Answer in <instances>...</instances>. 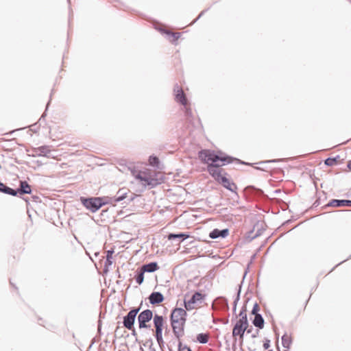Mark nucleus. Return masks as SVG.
<instances>
[{
    "mask_svg": "<svg viewBox=\"0 0 351 351\" xmlns=\"http://www.w3.org/2000/svg\"><path fill=\"white\" fill-rule=\"evenodd\" d=\"M229 233V230L227 228L219 230V234L221 238H226Z\"/></svg>",
    "mask_w": 351,
    "mask_h": 351,
    "instance_id": "nucleus-37",
    "label": "nucleus"
},
{
    "mask_svg": "<svg viewBox=\"0 0 351 351\" xmlns=\"http://www.w3.org/2000/svg\"><path fill=\"white\" fill-rule=\"evenodd\" d=\"M154 316L152 311L149 309L141 312L137 317L139 328H149L150 326L147 323L150 322L152 318L154 319Z\"/></svg>",
    "mask_w": 351,
    "mask_h": 351,
    "instance_id": "nucleus-6",
    "label": "nucleus"
},
{
    "mask_svg": "<svg viewBox=\"0 0 351 351\" xmlns=\"http://www.w3.org/2000/svg\"><path fill=\"white\" fill-rule=\"evenodd\" d=\"M350 258H351V256H350Z\"/></svg>",
    "mask_w": 351,
    "mask_h": 351,
    "instance_id": "nucleus-57",
    "label": "nucleus"
},
{
    "mask_svg": "<svg viewBox=\"0 0 351 351\" xmlns=\"http://www.w3.org/2000/svg\"><path fill=\"white\" fill-rule=\"evenodd\" d=\"M241 291V285H239V289H238V291H237V296H236V298H235V299H234V300L233 302V306H232V311H233V313H236L237 303H238V302L240 300Z\"/></svg>",
    "mask_w": 351,
    "mask_h": 351,
    "instance_id": "nucleus-29",
    "label": "nucleus"
},
{
    "mask_svg": "<svg viewBox=\"0 0 351 351\" xmlns=\"http://www.w3.org/2000/svg\"><path fill=\"white\" fill-rule=\"evenodd\" d=\"M184 107V114L189 119L192 117V111L190 108L187 106V105Z\"/></svg>",
    "mask_w": 351,
    "mask_h": 351,
    "instance_id": "nucleus-36",
    "label": "nucleus"
},
{
    "mask_svg": "<svg viewBox=\"0 0 351 351\" xmlns=\"http://www.w3.org/2000/svg\"><path fill=\"white\" fill-rule=\"evenodd\" d=\"M267 351H274L273 350H267Z\"/></svg>",
    "mask_w": 351,
    "mask_h": 351,
    "instance_id": "nucleus-54",
    "label": "nucleus"
},
{
    "mask_svg": "<svg viewBox=\"0 0 351 351\" xmlns=\"http://www.w3.org/2000/svg\"><path fill=\"white\" fill-rule=\"evenodd\" d=\"M206 12V10H204L200 12V14L198 15V16L191 23V24L195 23L197 20H199Z\"/></svg>",
    "mask_w": 351,
    "mask_h": 351,
    "instance_id": "nucleus-42",
    "label": "nucleus"
},
{
    "mask_svg": "<svg viewBox=\"0 0 351 351\" xmlns=\"http://www.w3.org/2000/svg\"><path fill=\"white\" fill-rule=\"evenodd\" d=\"M149 345V342H148V339L145 341V343H143L144 346H147Z\"/></svg>",
    "mask_w": 351,
    "mask_h": 351,
    "instance_id": "nucleus-45",
    "label": "nucleus"
},
{
    "mask_svg": "<svg viewBox=\"0 0 351 351\" xmlns=\"http://www.w3.org/2000/svg\"><path fill=\"white\" fill-rule=\"evenodd\" d=\"M129 330L132 331L131 335L135 337V341L136 342H139L138 339L137 338V333H136V329H135L134 326L133 327V329H129Z\"/></svg>",
    "mask_w": 351,
    "mask_h": 351,
    "instance_id": "nucleus-39",
    "label": "nucleus"
},
{
    "mask_svg": "<svg viewBox=\"0 0 351 351\" xmlns=\"http://www.w3.org/2000/svg\"><path fill=\"white\" fill-rule=\"evenodd\" d=\"M282 345L285 348L289 349L292 343V339L290 335H288L287 333H285L282 337Z\"/></svg>",
    "mask_w": 351,
    "mask_h": 351,
    "instance_id": "nucleus-23",
    "label": "nucleus"
},
{
    "mask_svg": "<svg viewBox=\"0 0 351 351\" xmlns=\"http://www.w3.org/2000/svg\"><path fill=\"white\" fill-rule=\"evenodd\" d=\"M45 112H44V113H43V114L42 115V117H41L40 119H41L42 118H44V117H45Z\"/></svg>",
    "mask_w": 351,
    "mask_h": 351,
    "instance_id": "nucleus-52",
    "label": "nucleus"
},
{
    "mask_svg": "<svg viewBox=\"0 0 351 351\" xmlns=\"http://www.w3.org/2000/svg\"><path fill=\"white\" fill-rule=\"evenodd\" d=\"M128 191L129 190L127 189H119L117 194L113 197L110 198V202H119L123 200L126 197Z\"/></svg>",
    "mask_w": 351,
    "mask_h": 351,
    "instance_id": "nucleus-15",
    "label": "nucleus"
},
{
    "mask_svg": "<svg viewBox=\"0 0 351 351\" xmlns=\"http://www.w3.org/2000/svg\"><path fill=\"white\" fill-rule=\"evenodd\" d=\"M144 274L145 272L140 269L138 271L136 275L135 276V280L138 285H141L143 282L144 280Z\"/></svg>",
    "mask_w": 351,
    "mask_h": 351,
    "instance_id": "nucleus-28",
    "label": "nucleus"
},
{
    "mask_svg": "<svg viewBox=\"0 0 351 351\" xmlns=\"http://www.w3.org/2000/svg\"><path fill=\"white\" fill-rule=\"evenodd\" d=\"M1 193L10 195L12 196H16L18 195L17 189H14L12 188H10L7 185L3 184L1 182Z\"/></svg>",
    "mask_w": 351,
    "mask_h": 351,
    "instance_id": "nucleus-22",
    "label": "nucleus"
},
{
    "mask_svg": "<svg viewBox=\"0 0 351 351\" xmlns=\"http://www.w3.org/2000/svg\"><path fill=\"white\" fill-rule=\"evenodd\" d=\"M119 327L117 326V328L115 329V331H114V333H115L116 336L119 334Z\"/></svg>",
    "mask_w": 351,
    "mask_h": 351,
    "instance_id": "nucleus-43",
    "label": "nucleus"
},
{
    "mask_svg": "<svg viewBox=\"0 0 351 351\" xmlns=\"http://www.w3.org/2000/svg\"><path fill=\"white\" fill-rule=\"evenodd\" d=\"M186 310L182 308H175L170 315V321H186Z\"/></svg>",
    "mask_w": 351,
    "mask_h": 351,
    "instance_id": "nucleus-10",
    "label": "nucleus"
},
{
    "mask_svg": "<svg viewBox=\"0 0 351 351\" xmlns=\"http://www.w3.org/2000/svg\"><path fill=\"white\" fill-rule=\"evenodd\" d=\"M174 336L178 341L184 335V327L186 321H170Z\"/></svg>",
    "mask_w": 351,
    "mask_h": 351,
    "instance_id": "nucleus-9",
    "label": "nucleus"
},
{
    "mask_svg": "<svg viewBox=\"0 0 351 351\" xmlns=\"http://www.w3.org/2000/svg\"><path fill=\"white\" fill-rule=\"evenodd\" d=\"M140 351H145V350L141 346L140 347Z\"/></svg>",
    "mask_w": 351,
    "mask_h": 351,
    "instance_id": "nucleus-51",
    "label": "nucleus"
},
{
    "mask_svg": "<svg viewBox=\"0 0 351 351\" xmlns=\"http://www.w3.org/2000/svg\"><path fill=\"white\" fill-rule=\"evenodd\" d=\"M164 299L163 295L158 291L152 292L149 296V302L153 305L162 302Z\"/></svg>",
    "mask_w": 351,
    "mask_h": 351,
    "instance_id": "nucleus-14",
    "label": "nucleus"
},
{
    "mask_svg": "<svg viewBox=\"0 0 351 351\" xmlns=\"http://www.w3.org/2000/svg\"><path fill=\"white\" fill-rule=\"evenodd\" d=\"M248 326L249 322L247 319H239L237 321L235 325L233 327L232 336H239L241 339H243L244 333L247 329Z\"/></svg>",
    "mask_w": 351,
    "mask_h": 351,
    "instance_id": "nucleus-7",
    "label": "nucleus"
},
{
    "mask_svg": "<svg viewBox=\"0 0 351 351\" xmlns=\"http://www.w3.org/2000/svg\"><path fill=\"white\" fill-rule=\"evenodd\" d=\"M219 154L220 155L210 149H202L198 152L199 158L203 163L207 164L208 172L217 182L223 175V170L222 169H219L221 166L232 162H236L239 165L242 164L252 165V164L242 161L239 158L224 154L221 152Z\"/></svg>",
    "mask_w": 351,
    "mask_h": 351,
    "instance_id": "nucleus-1",
    "label": "nucleus"
},
{
    "mask_svg": "<svg viewBox=\"0 0 351 351\" xmlns=\"http://www.w3.org/2000/svg\"><path fill=\"white\" fill-rule=\"evenodd\" d=\"M36 154L38 156H46L49 153V149L47 146H40L36 149Z\"/></svg>",
    "mask_w": 351,
    "mask_h": 351,
    "instance_id": "nucleus-26",
    "label": "nucleus"
},
{
    "mask_svg": "<svg viewBox=\"0 0 351 351\" xmlns=\"http://www.w3.org/2000/svg\"><path fill=\"white\" fill-rule=\"evenodd\" d=\"M148 342H149V348L150 351H156V349L153 348V340L152 338L148 339Z\"/></svg>",
    "mask_w": 351,
    "mask_h": 351,
    "instance_id": "nucleus-41",
    "label": "nucleus"
},
{
    "mask_svg": "<svg viewBox=\"0 0 351 351\" xmlns=\"http://www.w3.org/2000/svg\"><path fill=\"white\" fill-rule=\"evenodd\" d=\"M326 206L331 207H351V200L350 199H331Z\"/></svg>",
    "mask_w": 351,
    "mask_h": 351,
    "instance_id": "nucleus-12",
    "label": "nucleus"
},
{
    "mask_svg": "<svg viewBox=\"0 0 351 351\" xmlns=\"http://www.w3.org/2000/svg\"><path fill=\"white\" fill-rule=\"evenodd\" d=\"M252 328H250L248 330L247 329L246 330H247V333H250L252 332Z\"/></svg>",
    "mask_w": 351,
    "mask_h": 351,
    "instance_id": "nucleus-47",
    "label": "nucleus"
},
{
    "mask_svg": "<svg viewBox=\"0 0 351 351\" xmlns=\"http://www.w3.org/2000/svg\"><path fill=\"white\" fill-rule=\"evenodd\" d=\"M49 102H50V101H48V103H47V107H46V110H47L48 106H49Z\"/></svg>",
    "mask_w": 351,
    "mask_h": 351,
    "instance_id": "nucleus-49",
    "label": "nucleus"
},
{
    "mask_svg": "<svg viewBox=\"0 0 351 351\" xmlns=\"http://www.w3.org/2000/svg\"><path fill=\"white\" fill-rule=\"evenodd\" d=\"M223 174L224 175H222V176L219 179L217 182L222 184V186L226 189L232 192H234L235 190L237 189V185L233 182H231L228 178L226 177L227 173L223 172Z\"/></svg>",
    "mask_w": 351,
    "mask_h": 351,
    "instance_id": "nucleus-11",
    "label": "nucleus"
},
{
    "mask_svg": "<svg viewBox=\"0 0 351 351\" xmlns=\"http://www.w3.org/2000/svg\"><path fill=\"white\" fill-rule=\"evenodd\" d=\"M257 169L263 170L264 169L263 167H256Z\"/></svg>",
    "mask_w": 351,
    "mask_h": 351,
    "instance_id": "nucleus-50",
    "label": "nucleus"
},
{
    "mask_svg": "<svg viewBox=\"0 0 351 351\" xmlns=\"http://www.w3.org/2000/svg\"><path fill=\"white\" fill-rule=\"evenodd\" d=\"M176 88H177V90H176V88L174 89V91L176 92V101L181 104L182 106H186L188 104V100L186 99L184 92L182 88H179L178 85H176Z\"/></svg>",
    "mask_w": 351,
    "mask_h": 351,
    "instance_id": "nucleus-13",
    "label": "nucleus"
},
{
    "mask_svg": "<svg viewBox=\"0 0 351 351\" xmlns=\"http://www.w3.org/2000/svg\"><path fill=\"white\" fill-rule=\"evenodd\" d=\"M17 191L19 195L30 194L32 193L31 186L26 181H20Z\"/></svg>",
    "mask_w": 351,
    "mask_h": 351,
    "instance_id": "nucleus-16",
    "label": "nucleus"
},
{
    "mask_svg": "<svg viewBox=\"0 0 351 351\" xmlns=\"http://www.w3.org/2000/svg\"><path fill=\"white\" fill-rule=\"evenodd\" d=\"M252 324L254 326L259 329L264 328L265 321L261 314H258L254 316L252 321Z\"/></svg>",
    "mask_w": 351,
    "mask_h": 351,
    "instance_id": "nucleus-20",
    "label": "nucleus"
},
{
    "mask_svg": "<svg viewBox=\"0 0 351 351\" xmlns=\"http://www.w3.org/2000/svg\"><path fill=\"white\" fill-rule=\"evenodd\" d=\"M160 31L164 32L166 34L170 35L172 37H173L174 40H177L180 36V32H172L171 31L165 30V29H160Z\"/></svg>",
    "mask_w": 351,
    "mask_h": 351,
    "instance_id": "nucleus-30",
    "label": "nucleus"
},
{
    "mask_svg": "<svg viewBox=\"0 0 351 351\" xmlns=\"http://www.w3.org/2000/svg\"><path fill=\"white\" fill-rule=\"evenodd\" d=\"M347 167L351 171V160L348 162Z\"/></svg>",
    "mask_w": 351,
    "mask_h": 351,
    "instance_id": "nucleus-44",
    "label": "nucleus"
},
{
    "mask_svg": "<svg viewBox=\"0 0 351 351\" xmlns=\"http://www.w3.org/2000/svg\"><path fill=\"white\" fill-rule=\"evenodd\" d=\"M105 197H84L80 198L81 202L86 208L90 210L92 213H95L100 208L108 202L104 201Z\"/></svg>",
    "mask_w": 351,
    "mask_h": 351,
    "instance_id": "nucleus-3",
    "label": "nucleus"
},
{
    "mask_svg": "<svg viewBox=\"0 0 351 351\" xmlns=\"http://www.w3.org/2000/svg\"><path fill=\"white\" fill-rule=\"evenodd\" d=\"M98 330H101L100 324H99V326H98Z\"/></svg>",
    "mask_w": 351,
    "mask_h": 351,
    "instance_id": "nucleus-53",
    "label": "nucleus"
},
{
    "mask_svg": "<svg viewBox=\"0 0 351 351\" xmlns=\"http://www.w3.org/2000/svg\"><path fill=\"white\" fill-rule=\"evenodd\" d=\"M285 351H288V350H285Z\"/></svg>",
    "mask_w": 351,
    "mask_h": 351,
    "instance_id": "nucleus-55",
    "label": "nucleus"
},
{
    "mask_svg": "<svg viewBox=\"0 0 351 351\" xmlns=\"http://www.w3.org/2000/svg\"><path fill=\"white\" fill-rule=\"evenodd\" d=\"M263 346L265 350H267L270 347V340L268 339H265Z\"/></svg>",
    "mask_w": 351,
    "mask_h": 351,
    "instance_id": "nucleus-38",
    "label": "nucleus"
},
{
    "mask_svg": "<svg viewBox=\"0 0 351 351\" xmlns=\"http://www.w3.org/2000/svg\"><path fill=\"white\" fill-rule=\"evenodd\" d=\"M348 259H346V260H343V261H341V263H339V264H337L335 267H337L338 265H339L340 264L346 262Z\"/></svg>",
    "mask_w": 351,
    "mask_h": 351,
    "instance_id": "nucleus-46",
    "label": "nucleus"
},
{
    "mask_svg": "<svg viewBox=\"0 0 351 351\" xmlns=\"http://www.w3.org/2000/svg\"><path fill=\"white\" fill-rule=\"evenodd\" d=\"M189 237V234L185 232L180 233H170L167 236V239L170 241L175 240L176 239H180V241H184Z\"/></svg>",
    "mask_w": 351,
    "mask_h": 351,
    "instance_id": "nucleus-19",
    "label": "nucleus"
},
{
    "mask_svg": "<svg viewBox=\"0 0 351 351\" xmlns=\"http://www.w3.org/2000/svg\"><path fill=\"white\" fill-rule=\"evenodd\" d=\"M215 303L221 310L228 311L229 309L228 300L224 297H218L215 299Z\"/></svg>",
    "mask_w": 351,
    "mask_h": 351,
    "instance_id": "nucleus-17",
    "label": "nucleus"
},
{
    "mask_svg": "<svg viewBox=\"0 0 351 351\" xmlns=\"http://www.w3.org/2000/svg\"><path fill=\"white\" fill-rule=\"evenodd\" d=\"M141 269L145 273H152L157 271L159 269L158 263L156 262H150L149 263L143 265Z\"/></svg>",
    "mask_w": 351,
    "mask_h": 351,
    "instance_id": "nucleus-18",
    "label": "nucleus"
},
{
    "mask_svg": "<svg viewBox=\"0 0 351 351\" xmlns=\"http://www.w3.org/2000/svg\"><path fill=\"white\" fill-rule=\"evenodd\" d=\"M278 161H279V160H278V159H273V160H269L261 161L260 162H258V164H260V165H264V164H266V163L277 162H278Z\"/></svg>",
    "mask_w": 351,
    "mask_h": 351,
    "instance_id": "nucleus-40",
    "label": "nucleus"
},
{
    "mask_svg": "<svg viewBox=\"0 0 351 351\" xmlns=\"http://www.w3.org/2000/svg\"><path fill=\"white\" fill-rule=\"evenodd\" d=\"M14 145L13 140L8 141L1 138V149H5L6 150L12 149V145Z\"/></svg>",
    "mask_w": 351,
    "mask_h": 351,
    "instance_id": "nucleus-25",
    "label": "nucleus"
},
{
    "mask_svg": "<svg viewBox=\"0 0 351 351\" xmlns=\"http://www.w3.org/2000/svg\"><path fill=\"white\" fill-rule=\"evenodd\" d=\"M209 237L212 239H216L220 237L219 230L217 228L212 230L209 234Z\"/></svg>",
    "mask_w": 351,
    "mask_h": 351,
    "instance_id": "nucleus-32",
    "label": "nucleus"
},
{
    "mask_svg": "<svg viewBox=\"0 0 351 351\" xmlns=\"http://www.w3.org/2000/svg\"><path fill=\"white\" fill-rule=\"evenodd\" d=\"M257 334H258V331L256 332V334H254V335H252V338H255V337H256Z\"/></svg>",
    "mask_w": 351,
    "mask_h": 351,
    "instance_id": "nucleus-48",
    "label": "nucleus"
},
{
    "mask_svg": "<svg viewBox=\"0 0 351 351\" xmlns=\"http://www.w3.org/2000/svg\"><path fill=\"white\" fill-rule=\"evenodd\" d=\"M133 175L136 180L143 182V184L145 186H148L150 188H154L160 183L158 179L154 178L151 176H147L145 172L139 171L136 174L133 173Z\"/></svg>",
    "mask_w": 351,
    "mask_h": 351,
    "instance_id": "nucleus-4",
    "label": "nucleus"
},
{
    "mask_svg": "<svg viewBox=\"0 0 351 351\" xmlns=\"http://www.w3.org/2000/svg\"><path fill=\"white\" fill-rule=\"evenodd\" d=\"M338 158V156L334 158H328L324 160V164L327 166H332L337 162Z\"/></svg>",
    "mask_w": 351,
    "mask_h": 351,
    "instance_id": "nucleus-31",
    "label": "nucleus"
},
{
    "mask_svg": "<svg viewBox=\"0 0 351 351\" xmlns=\"http://www.w3.org/2000/svg\"><path fill=\"white\" fill-rule=\"evenodd\" d=\"M209 335L208 333H199L197 335V341L202 344L208 343Z\"/></svg>",
    "mask_w": 351,
    "mask_h": 351,
    "instance_id": "nucleus-27",
    "label": "nucleus"
},
{
    "mask_svg": "<svg viewBox=\"0 0 351 351\" xmlns=\"http://www.w3.org/2000/svg\"><path fill=\"white\" fill-rule=\"evenodd\" d=\"M178 351H192L191 349L187 346H183L182 342L178 341Z\"/></svg>",
    "mask_w": 351,
    "mask_h": 351,
    "instance_id": "nucleus-34",
    "label": "nucleus"
},
{
    "mask_svg": "<svg viewBox=\"0 0 351 351\" xmlns=\"http://www.w3.org/2000/svg\"><path fill=\"white\" fill-rule=\"evenodd\" d=\"M350 1H351V0H349Z\"/></svg>",
    "mask_w": 351,
    "mask_h": 351,
    "instance_id": "nucleus-56",
    "label": "nucleus"
},
{
    "mask_svg": "<svg viewBox=\"0 0 351 351\" xmlns=\"http://www.w3.org/2000/svg\"><path fill=\"white\" fill-rule=\"evenodd\" d=\"M149 163L153 167H155L157 169H160V162L159 158L154 155H152L149 157Z\"/></svg>",
    "mask_w": 351,
    "mask_h": 351,
    "instance_id": "nucleus-24",
    "label": "nucleus"
},
{
    "mask_svg": "<svg viewBox=\"0 0 351 351\" xmlns=\"http://www.w3.org/2000/svg\"><path fill=\"white\" fill-rule=\"evenodd\" d=\"M259 310H260L259 306H258V304L256 302V303L254 304V306H253V308H252V310L251 313L255 316L256 315L260 314V313H258Z\"/></svg>",
    "mask_w": 351,
    "mask_h": 351,
    "instance_id": "nucleus-35",
    "label": "nucleus"
},
{
    "mask_svg": "<svg viewBox=\"0 0 351 351\" xmlns=\"http://www.w3.org/2000/svg\"><path fill=\"white\" fill-rule=\"evenodd\" d=\"M141 306L132 308L126 315L123 317V325L127 329H133L137 314Z\"/></svg>",
    "mask_w": 351,
    "mask_h": 351,
    "instance_id": "nucleus-5",
    "label": "nucleus"
},
{
    "mask_svg": "<svg viewBox=\"0 0 351 351\" xmlns=\"http://www.w3.org/2000/svg\"><path fill=\"white\" fill-rule=\"evenodd\" d=\"M114 253L113 250L107 251L106 260L104 263V271L106 273L108 271V267L112 264V254Z\"/></svg>",
    "mask_w": 351,
    "mask_h": 351,
    "instance_id": "nucleus-21",
    "label": "nucleus"
},
{
    "mask_svg": "<svg viewBox=\"0 0 351 351\" xmlns=\"http://www.w3.org/2000/svg\"><path fill=\"white\" fill-rule=\"evenodd\" d=\"M246 306H243L241 308V310L239 312V316L240 317L239 319H247V313H246Z\"/></svg>",
    "mask_w": 351,
    "mask_h": 351,
    "instance_id": "nucleus-33",
    "label": "nucleus"
},
{
    "mask_svg": "<svg viewBox=\"0 0 351 351\" xmlns=\"http://www.w3.org/2000/svg\"><path fill=\"white\" fill-rule=\"evenodd\" d=\"M164 324V317L158 314H155L154 316V325L155 327L154 336L161 351H164L165 344L162 338Z\"/></svg>",
    "mask_w": 351,
    "mask_h": 351,
    "instance_id": "nucleus-2",
    "label": "nucleus"
},
{
    "mask_svg": "<svg viewBox=\"0 0 351 351\" xmlns=\"http://www.w3.org/2000/svg\"><path fill=\"white\" fill-rule=\"evenodd\" d=\"M205 295L199 291L195 292L189 300H184V306L186 311H191L195 308L194 304L197 302H202Z\"/></svg>",
    "mask_w": 351,
    "mask_h": 351,
    "instance_id": "nucleus-8",
    "label": "nucleus"
}]
</instances>
